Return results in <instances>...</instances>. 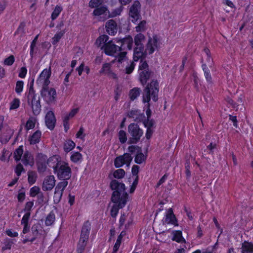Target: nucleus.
I'll return each mask as SVG.
<instances>
[{
    "label": "nucleus",
    "mask_w": 253,
    "mask_h": 253,
    "mask_svg": "<svg viewBox=\"0 0 253 253\" xmlns=\"http://www.w3.org/2000/svg\"><path fill=\"white\" fill-rule=\"evenodd\" d=\"M119 139L121 143H124L127 140L126 133L125 131L121 130L118 134Z\"/></svg>",
    "instance_id": "nucleus-49"
},
{
    "label": "nucleus",
    "mask_w": 253,
    "mask_h": 253,
    "mask_svg": "<svg viewBox=\"0 0 253 253\" xmlns=\"http://www.w3.org/2000/svg\"><path fill=\"white\" fill-rule=\"evenodd\" d=\"M116 42L118 43H120V46L123 47L121 48L122 51L126 49V46L129 50L132 49L133 41L130 36H128L122 39L116 40Z\"/></svg>",
    "instance_id": "nucleus-18"
},
{
    "label": "nucleus",
    "mask_w": 253,
    "mask_h": 253,
    "mask_svg": "<svg viewBox=\"0 0 253 253\" xmlns=\"http://www.w3.org/2000/svg\"><path fill=\"white\" fill-rule=\"evenodd\" d=\"M110 186L113 191L111 196L112 202H118V201L127 202L128 194L126 191L125 185L123 183L117 180H113Z\"/></svg>",
    "instance_id": "nucleus-2"
},
{
    "label": "nucleus",
    "mask_w": 253,
    "mask_h": 253,
    "mask_svg": "<svg viewBox=\"0 0 253 253\" xmlns=\"http://www.w3.org/2000/svg\"><path fill=\"white\" fill-rule=\"evenodd\" d=\"M68 184L67 181H62L59 182L56 186L53 196L54 202L55 204H57L60 201L63 191L68 185Z\"/></svg>",
    "instance_id": "nucleus-13"
},
{
    "label": "nucleus",
    "mask_w": 253,
    "mask_h": 253,
    "mask_svg": "<svg viewBox=\"0 0 253 253\" xmlns=\"http://www.w3.org/2000/svg\"><path fill=\"white\" fill-rule=\"evenodd\" d=\"M75 147V143L72 140H68L64 144V150L66 152H69Z\"/></svg>",
    "instance_id": "nucleus-40"
},
{
    "label": "nucleus",
    "mask_w": 253,
    "mask_h": 253,
    "mask_svg": "<svg viewBox=\"0 0 253 253\" xmlns=\"http://www.w3.org/2000/svg\"><path fill=\"white\" fill-rule=\"evenodd\" d=\"M51 73L50 68L44 69L37 80V84L39 85L42 86V88L48 86L50 83L49 78Z\"/></svg>",
    "instance_id": "nucleus-10"
},
{
    "label": "nucleus",
    "mask_w": 253,
    "mask_h": 253,
    "mask_svg": "<svg viewBox=\"0 0 253 253\" xmlns=\"http://www.w3.org/2000/svg\"><path fill=\"white\" fill-rule=\"evenodd\" d=\"M30 212H26L21 220V224L23 225H28V221L30 216Z\"/></svg>",
    "instance_id": "nucleus-55"
},
{
    "label": "nucleus",
    "mask_w": 253,
    "mask_h": 253,
    "mask_svg": "<svg viewBox=\"0 0 253 253\" xmlns=\"http://www.w3.org/2000/svg\"><path fill=\"white\" fill-rule=\"evenodd\" d=\"M24 86V82L22 81H18L16 82L15 86V92L20 94L23 91Z\"/></svg>",
    "instance_id": "nucleus-46"
},
{
    "label": "nucleus",
    "mask_w": 253,
    "mask_h": 253,
    "mask_svg": "<svg viewBox=\"0 0 253 253\" xmlns=\"http://www.w3.org/2000/svg\"><path fill=\"white\" fill-rule=\"evenodd\" d=\"M205 52L207 55V61L208 63L209 66L211 68L213 65V61L211 57L210 50L208 48H205L204 49Z\"/></svg>",
    "instance_id": "nucleus-52"
},
{
    "label": "nucleus",
    "mask_w": 253,
    "mask_h": 253,
    "mask_svg": "<svg viewBox=\"0 0 253 253\" xmlns=\"http://www.w3.org/2000/svg\"><path fill=\"white\" fill-rule=\"evenodd\" d=\"M162 221L164 224H171L174 226H178L177 219L171 208L167 211L165 216Z\"/></svg>",
    "instance_id": "nucleus-15"
},
{
    "label": "nucleus",
    "mask_w": 253,
    "mask_h": 253,
    "mask_svg": "<svg viewBox=\"0 0 253 253\" xmlns=\"http://www.w3.org/2000/svg\"><path fill=\"white\" fill-rule=\"evenodd\" d=\"M121 10L118 9L112 13H110L107 6L102 5L99 7L95 8L93 11V15L97 17L99 21H104L110 17H115L121 13Z\"/></svg>",
    "instance_id": "nucleus-4"
},
{
    "label": "nucleus",
    "mask_w": 253,
    "mask_h": 253,
    "mask_svg": "<svg viewBox=\"0 0 253 253\" xmlns=\"http://www.w3.org/2000/svg\"><path fill=\"white\" fill-rule=\"evenodd\" d=\"M127 116L137 122L142 121L145 117L144 114H141L140 111L138 110L130 111L128 113Z\"/></svg>",
    "instance_id": "nucleus-22"
},
{
    "label": "nucleus",
    "mask_w": 253,
    "mask_h": 253,
    "mask_svg": "<svg viewBox=\"0 0 253 253\" xmlns=\"http://www.w3.org/2000/svg\"><path fill=\"white\" fill-rule=\"evenodd\" d=\"M160 45L159 40L157 36L149 39L146 49L144 51V47H135L133 51V60L137 61L139 59L144 57L147 54H151L157 49Z\"/></svg>",
    "instance_id": "nucleus-1"
},
{
    "label": "nucleus",
    "mask_w": 253,
    "mask_h": 253,
    "mask_svg": "<svg viewBox=\"0 0 253 253\" xmlns=\"http://www.w3.org/2000/svg\"><path fill=\"white\" fill-rule=\"evenodd\" d=\"M41 227L38 224H34L32 227V233L33 237L30 239V242H33L37 238L39 234H41L42 231H40Z\"/></svg>",
    "instance_id": "nucleus-32"
},
{
    "label": "nucleus",
    "mask_w": 253,
    "mask_h": 253,
    "mask_svg": "<svg viewBox=\"0 0 253 253\" xmlns=\"http://www.w3.org/2000/svg\"><path fill=\"white\" fill-rule=\"evenodd\" d=\"M41 136V131L40 130H37L29 138L30 144L34 145L38 143L40 141Z\"/></svg>",
    "instance_id": "nucleus-28"
},
{
    "label": "nucleus",
    "mask_w": 253,
    "mask_h": 253,
    "mask_svg": "<svg viewBox=\"0 0 253 253\" xmlns=\"http://www.w3.org/2000/svg\"><path fill=\"white\" fill-rule=\"evenodd\" d=\"M27 99L28 104L32 108L33 113L35 115L39 114L41 110L40 97L36 94L33 86L29 88Z\"/></svg>",
    "instance_id": "nucleus-5"
},
{
    "label": "nucleus",
    "mask_w": 253,
    "mask_h": 253,
    "mask_svg": "<svg viewBox=\"0 0 253 253\" xmlns=\"http://www.w3.org/2000/svg\"><path fill=\"white\" fill-rule=\"evenodd\" d=\"M63 8L61 6L59 5H56L53 11L51 14V19L54 20L57 18V17L59 16L61 12L62 11Z\"/></svg>",
    "instance_id": "nucleus-42"
},
{
    "label": "nucleus",
    "mask_w": 253,
    "mask_h": 253,
    "mask_svg": "<svg viewBox=\"0 0 253 253\" xmlns=\"http://www.w3.org/2000/svg\"><path fill=\"white\" fill-rule=\"evenodd\" d=\"M159 92V83L156 81H152L148 84L143 93V102L148 103L151 98L156 102L158 100Z\"/></svg>",
    "instance_id": "nucleus-3"
},
{
    "label": "nucleus",
    "mask_w": 253,
    "mask_h": 253,
    "mask_svg": "<svg viewBox=\"0 0 253 253\" xmlns=\"http://www.w3.org/2000/svg\"><path fill=\"white\" fill-rule=\"evenodd\" d=\"M143 123L145 126L147 128L148 127L152 128V127L154 125V121L153 120H149V119H148L147 121H144Z\"/></svg>",
    "instance_id": "nucleus-61"
},
{
    "label": "nucleus",
    "mask_w": 253,
    "mask_h": 253,
    "mask_svg": "<svg viewBox=\"0 0 253 253\" xmlns=\"http://www.w3.org/2000/svg\"><path fill=\"white\" fill-rule=\"evenodd\" d=\"M126 51L121 52L119 56L116 58L117 61L122 64H125L126 63L127 65L126 66L125 68L126 73L129 74L132 72L134 70L135 64L133 62L130 61V63H128V59L126 56Z\"/></svg>",
    "instance_id": "nucleus-12"
},
{
    "label": "nucleus",
    "mask_w": 253,
    "mask_h": 253,
    "mask_svg": "<svg viewBox=\"0 0 253 253\" xmlns=\"http://www.w3.org/2000/svg\"><path fill=\"white\" fill-rule=\"evenodd\" d=\"M132 157L129 153H125L116 158L114 161V165L116 168H120L126 164L129 167L132 160Z\"/></svg>",
    "instance_id": "nucleus-14"
},
{
    "label": "nucleus",
    "mask_w": 253,
    "mask_h": 253,
    "mask_svg": "<svg viewBox=\"0 0 253 253\" xmlns=\"http://www.w3.org/2000/svg\"><path fill=\"white\" fill-rule=\"evenodd\" d=\"M125 174V171L123 169H118L116 170L113 173V175L114 177L120 179L122 178Z\"/></svg>",
    "instance_id": "nucleus-47"
},
{
    "label": "nucleus",
    "mask_w": 253,
    "mask_h": 253,
    "mask_svg": "<svg viewBox=\"0 0 253 253\" xmlns=\"http://www.w3.org/2000/svg\"><path fill=\"white\" fill-rule=\"evenodd\" d=\"M22 171H25L23 166L20 164L17 165L15 169V172L16 173L17 177H19Z\"/></svg>",
    "instance_id": "nucleus-53"
},
{
    "label": "nucleus",
    "mask_w": 253,
    "mask_h": 253,
    "mask_svg": "<svg viewBox=\"0 0 253 253\" xmlns=\"http://www.w3.org/2000/svg\"><path fill=\"white\" fill-rule=\"evenodd\" d=\"M88 240L80 238L77 251L78 253H83L85 249Z\"/></svg>",
    "instance_id": "nucleus-34"
},
{
    "label": "nucleus",
    "mask_w": 253,
    "mask_h": 253,
    "mask_svg": "<svg viewBox=\"0 0 253 253\" xmlns=\"http://www.w3.org/2000/svg\"><path fill=\"white\" fill-rule=\"evenodd\" d=\"M45 122L47 127L50 130H52L55 126L56 119L54 113L52 111H48L45 118Z\"/></svg>",
    "instance_id": "nucleus-20"
},
{
    "label": "nucleus",
    "mask_w": 253,
    "mask_h": 253,
    "mask_svg": "<svg viewBox=\"0 0 253 253\" xmlns=\"http://www.w3.org/2000/svg\"><path fill=\"white\" fill-rule=\"evenodd\" d=\"M47 156L42 154H38L37 156V167L39 172H44L47 168Z\"/></svg>",
    "instance_id": "nucleus-17"
},
{
    "label": "nucleus",
    "mask_w": 253,
    "mask_h": 253,
    "mask_svg": "<svg viewBox=\"0 0 253 253\" xmlns=\"http://www.w3.org/2000/svg\"><path fill=\"white\" fill-rule=\"evenodd\" d=\"M71 160L74 163H78L82 159V155L79 152H74L70 157Z\"/></svg>",
    "instance_id": "nucleus-45"
},
{
    "label": "nucleus",
    "mask_w": 253,
    "mask_h": 253,
    "mask_svg": "<svg viewBox=\"0 0 253 253\" xmlns=\"http://www.w3.org/2000/svg\"><path fill=\"white\" fill-rule=\"evenodd\" d=\"M229 120L233 123V126L237 127H238V122L236 116L229 115Z\"/></svg>",
    "instance_id": "nucleus-64"
},
{
    "label": "nucleus",
    "mask_w": 253,
    "mask_h": 253,
    "mask_svg": "<svg viewBox=\"0 0 253 253\" xmlns=\"http://www.w3.org/2000/svg\"><path fill=\"white\" fill-rule=\"evenodd\" d=\"M140 3L139 1L135 0L130 6L129 11L130 20L133 23L136 22L140 17Z\"/></svg>",
    "instance_id": "nucleus-11"
},
{
    "label": "nucleus",
    "mask_w": 253,
    "mask_h": 253,
    "mask_svg": "<svg viewBox=\"0 0 253 253\" xmlns=\"http://www.w3.org/2000/svg\"><path fill=\"white\" fill-rule=\"evenodd\" d=\"M20 105V100L18 98L14 99L10 104V109L14 110L19 107Z\"/></svg>",
    "instance_id": "nucleus-51"
},
{
    "label": "nucleus",
    "mask_w": 253,
    "mask_h": 253,
    "mask_svg": "<svg viewBox=\"0 0 253 253\" xmlns=\"http://www.w3.org/2000/svg\"><path fill=\"white\" fill-rule=\"evenodd\" d=\"M202 68L207 81L209 83L211 84L212 83V78L210 73V70L208 69L207 65L206 64H203L202 65Z\"/></svg>",
    "instance_id": "nucleus-38"
},
{
    "label": "nucleus",
    "mask_w": 253,
    "mask_h": 253,
    "mask_svg": "<svg viewBox=\"0 0 253 253\" xmlns=\"http://www.w3.org/2000/svg\"><path fill=\"white\" fill-rule=\"evenodd\" d=\"M128 132L130 135L128 143L136 144L140 139L143 134V131L137 124L131 123L128 126Z\"/></svg>",
    "instance_id": "nucleus-7"
},
{
    "label": "nucleus",
    "mask_w": 253,
    "mask_h": 253,
    "mask_svg": "<svg viewBox=\"0 0 253 253\" xmlns=\"http://www.w3.org/2000/svg\"><path fill=\"white\" fill-rule=\"evenodd\" d=\"M141 92V90L138 87H134L131 89L129 93V96L131 101L134 100L138 97Z\"/></svg>",
    "instance_id": "nucleus-35"
},
{
    "label": "nucleus",
    "mask_w": 253,
    "mask_h": 253,
    "mask_svg": "<svg viewBox=\"0 0 253 253\" xmlns=\"http://www.w3.org/2000/svg\"><path fill=\"white\" fill-rule=\"evenodd\" d=\"M4 245L2 248V250L5 251L7 250H10L11 248L12 245L13 244V242L12 240L7 239L4 243Z\"/></svg>",
    "instance_id": "nucleus-50"
},
{
    "label": "nucleus",
    "mask_w": 253,
    "mask_h": 253,
    "mask_svg": "<svg viewBox=\"0 0 253 253\" xmlns=\"http://www.w3.org/2000/svg\"><path fill=\"white\" fill-rule=\"evenodd\" d=\"M55 219V216L53 212H50L46 216L45 220V224L46 226L52 225Z\"/></svg>",
    "instance_id": "nucleus-37"
},
{
    "label": "nucleus",
    "mask_w": 253,
    "mask_h": 253,
    "mask_svg": "<svg viewBox=\"0 0 253 253\" xmlns=\"http://www.w3.org/2000/svg\"><path fill=\"white\" fill-rule=\"evenodd\" d=\"M14 62V57L10 55L4 60V63L5 65L10 66L13 64Z\"/></svg>",
    "instance_id": "nucleus-57"
},
{
    "label": "nucleus",
    "mask_w": 253,
    "mask_h": 253,
    "mask_svg": "<svg viewBox=\"0 0 253 253\" xmlns=\"http://www.w3.org/2000/svg\"><path fill=\"white\" fill-rule=\"evenodd\" d=\"M119 45H116L112 41H110L106 43L104 45L101 47L103 49L106 54L110 56H117L116 58L119 56L120 53L122 52L121 48Z\"/></svg>",
    "instance_id": "nucleus-8"
},
{
    "label": "nucleus",
    "mask_w": 253,
    "mask_h": 253,
    "mask_svg": "<svg viewBox=\"0 0 253 253\" xmlns=\"http://www.w3.org/2000/svg\"><path fill=\"white\" fill-rule=\"evenodd\" d=\"M61 162L62 161L59 160V157L58 155H54L49 159L47 158L46 160L47 165L53 169V171H55V169H56L59 163Z\"/></svg>",
    "instance_id": "nucleus-23"
},
{
    "label": "nucleus",
    "mask_w": 253,
    "mask_h": 253,
    "mask_svg": "<svg viewBox=\"0 0 253 253\" xmlns=\"http://www.w3.org/2000/svg\"><path fill=\"white\" fill-rule=\"evenodd\" d=\"M146 22L144 20L141 21L138 26L135 27L136 31L137 32L144 31L145 30Z\"/></svg>",
    "instance_id": "nucleus-54"
},
{
    "label": "nucleus",
    "mask_w": 253,
    "mask_h": 253,
    "mask_svg": "<svg viewBox=\"0 0 253 253\" xmlns=\"http://www.w3.org/2000/svg\"><path fill=\"white\" fill-rule=\"evenodd\" d=\"M36 119L33 117H30L27 121L25 128L27 130H29L33 128L35 126Z\"/></svg>",
    "instance_id": "nucleus-44"
},
{
    "label": "nucleus",
    "mask_w": 253,
    "mask_h": 253,
    "mask_svg": "<svg viewBox=\"0 0 253 253\" xmlns=\"http://www.w3.org/2000/svg\"><path fill=\"white\" fill-rule=\"evenodd\" d=\"M21 159L25 166H33L34 164V158L31 153L28 151L24 152L23 156Z\"/></svg>",
    "instance_id": "nucleus-25"
},
{
    "label": "nucleus",
    "mask_w": 253,
    "mask_h": 253,
    "mask_svg": "<svg viewBox=\"0 0 253 253\" xmlns=\"http://www.w3.org/2000/svg\"><path fill=\"white\" fill-rule=\"evenodd\" d=\"M39 187L37 186H34L30 189V195L32 197H35L37 195L40 191Z\"/></svg>",
    "instance_id": "nucleus-58"
},
{
    "label": "nucleus",
    "mask_w": 253,
    "mask_h": 253,
    "mask_svg": "<svg viewBox=\"0 0 253 253\" xmlns=\"http://www.w3.org/2000/svg\"><path fill=\"white\" fill-rule=\"evenodd\" d=\"M111 65L112 64L111 63L103 64L99 73L101 74L107 75L112 78L116 79L117 76L111 70Z\"/></svg>",
    "instance_id": "nucleus-19"
},
{
    "label": "nucleus",
    "mask_w": 253,
    "mask_h": 253,
    "mask_svg": "<svg viewBox=\"0 0 253 253\" xmlns=\"http://www.w3.org/2000/svg\"><path fill=\"white\" fill-rule=\"evenodd\" d=\"M148 65L147 63L145 61H143L141 59L139 65V71L148 70Z\"/></svg>",
    "instance_id": "nucleus-56"
},
{
    "label": "nucleus",
    "mask_w": 253,
    "mask_h": 253,
    "mask_svg": "<svg viewBox=\"0 0 253 253\" xmlns=\"http://www.w3.org/2000/svg\"><path fill=\"white\" fill-rule=\"evenodd\" d=\"M150 76V73L149 72L148 70L139 71V79L142 84H144L146 83Z\"/></svg>",
    "instance_id": "nucleus-30"
},
{
    "label": "nucleus",
    "mask_w": 253,
    "mask_h": 253,
    "mask_svg": "<svg viewBox=\"0 0 253 253\" xmlns=\"http://www.w3.org/2000/svg\"><path fill=\"white\" fill-rule=\"evenodd\" d=\"M23 154V146H20L14 152V158L16 162L20 161Z\"/></svg>",
    "instance_id": "nucleus-39"
},
{
    "label": "nucleus",
    "mask_w": 253,
    "mask_h": 253,
    "mask_svg": "<svg viewBox=\"0 0 253 253\" xmlns=\"http://www.w3.org/2000/svg\"><path fill=\"white\" fill-rule=\"evenodd\" d=\"M172 234L173 235L172 238V240L173 241H175L176 242L181 243L185 242V239L182 237V232L181 231H173Z\"/></svg>",
    "instance_id": "nucleus-31"
},
{
    "label": "nucleus",
    "mask_w": 253,
    "mask_h": 253,
    "mask_svg": "<svg viewBox=\"0 0 253 253\" xmlns=\"http://www.w3.org/2000/svg\"><path fill=\"white\" fill-rule=\"evenodd\" d=\"M34 206V202L33 201H30L28 202H27L25 208L24 209V211H26V212H30V211L31 210V208Z\"/></svg>",
    "instance_id": "nucleus-59"
},
{
    "label": "nucleus",
    "mask_w": 253,
    "mask_h": 253,
    "mask_svg": "<svg viewBox=\"0 0 253 253\" xmlns=\"http://www.w3.org/2000/svg\"><path fill=\"white\" fill-rule=\"evenodd\" d=\"M185 168L186 177L187 178H189L191 176V172L190 171V163L189 162H187L185 163Z\"/></svg>",
    "instance_id": "nucleus-62"
},
{
    "label": "nucleus",
    "mask_w": 253,
    "mask_h": 253,
    "mask_svg": "<svg viewBox=\"0 0 253 253\" xmlns=\"http://www.w3.org/2000/svg\"><path fill=\"white\" fill-rule=\"evenodd\" d=\"M41 95L47 103L53 102L56 97V91L54 88H49L48 86L42 88Z\"/></svg>",
    "instance_id": "nucleus-9"
},
{
    "label": "nucleus",
    "mask_w": 253,
    "mask_h": 253,
    "mask_svg": "<svg viewBox=\"0 0 253 253\" xmlns=\"http://www.w3.org/2000/svg\"><path fill=\"white\" fill-rule=\"evenodd\" d=\"M241 253H253V243L245 241L242 244Z\"/></svg>",
    "instance_id": "nucleus-27"
},
{
    "label": "nucleus",
    "mask_w": 253,
    "mask_h": 253,
    "mask_svg": "<svg viewBox=\"0 0 253 253\" xmlns=\"http://www.w3.org/2000/svg\"><path fill=\"white\" fill-rule=\"evenodd\" d=\"M6 234L9 237H17L18 234L17 232L13 231L11 229H8L6 231Z\"/></svg>",
    "instance_id": "nucleus-63"
},
{
    "label": "nucleus",
    "mask_w": 253,
    "mask_h": 253,
    "mask_svg": "<svg viewBox=\"0 0 253 253\" xmlns=\"http://www.w3.org/2000/svg\"><path fill=\"white\" fill-rule=\"evenodd\" d=\"M145 157L142 153H138L135 158V162L138 164H142L145 160Z\"/></svg>",
    "instance_id": "nucleus-48"
},
{
    "label": "nucleus",
    "mask_w": 253,
    "mask_h": 253,
    "mask_svg": "<svg viewBox=\"0 0 253 253\" xmlns=\"http://www.w3.org/2000/svg\"><path fill=\"white\" fill-rule=\"evenodd\" d=\"M66 30L65 29L59 31L56 34H55L52 39V43L54 45L56 44L59 42L61 38L63 36Z\"/></svg>",
    "instance_id": "nucleus-36"
},
{
    "label": "nucleus",
    "mask_w": 253,
    "mask_h": 253,
    "mask_svg": "<svg viewBox=\"0 0 253 253\" xmlns=\"http://www.w3.org/2000/svg\"><path fill=\"white\" fill-rule=\"evenodd\" d=\"M113 203L114 204L111 208L110 214L113 218H116L119 212V209L124 208L126 206V202L118 201V202Z\"/></svg>",
    "instance_id": "nucleus-21"
},
{
    "label": "nucleus",
    "mask_w": 253,
    "mask_h": 253,
    "mask_svg": "<svg viewBox=\"0 0 253 253\" xmlns=\"http://www.w3.org/2000/svg\"><path fill=\"white\" fill-rule=\"evenodd\" d=\"M109 39V37L105 35H102L99 37L95 42V44L98 47H101L103 45H104L106 43H107V41Z\"/></svg>",
    "instance_id": "nucleus-33"
},
{
    "label": "nucleus",
    "mask_w": 253,
    "mask_h": 253,
    "mask_svg": "<svg viewBox=\"0 0 253 253\" xmlns=\"http://www.w3.org/2000/svg\"><path fill=\"white\" fill-rule=\"evenodd\" d=\"M103 0H90L88 3V6L92 8H96L101 6Z\"/></svg>",
    "instance_id": "nucleus-43"
},
{
    "label": "nucleus",
    "mask_w": 253,
    "mask_h": 253,
    "mask_svg": "<svg viewBox=\"0 0 253 253\" xmlns=\"http://www.w3.org/2000/svg\"><path fill=\"white\" fill-rule=\"evenodd\" d=\"M145 40L144 35L139 33L134 37V43L136 47H144L143 43Z\"/></svg>",
    "instance_id": "nucleus-29"
},
{
    "label": "nucleus",
    "mask_w": 253,
    "mask_h": 253,
    "mask_svg": "<svg viewBox=\"0 0 253 253\" xmlns=\"http://www.w3.org/2000/svg\"><path fill=\"white\" fill-rule=\"evenodd\" d=\"M55 181L53 175L45 177L42 183V189L44 191L51 190L55 185Z\"/></svg>",
    "instance_id": "nucleus-16"
},
{
    "label": "nucleus",
    "mask_w": 253,
    "mask_h": 253,
    "mask_svg": "<svg viewBox=\"0 0 253 253\" xmlns=\"http://www.w3.org/2000/svg\"><path fill=\"white\" fill-rule=\"evenodd\" d=\"M27 69L25 67H22L20 68L18 76L21 78H24L27 74Z\"/></svg>",
    "instance_id": "nucleus-60"
},
{
    "label": "nucleus",
    "mask_w": 253,
    "mask_h": 253,
    "mask_svg": "<svg viewBox=\"0 0 253 253\" xmlns=\"http://www.w3.org/2000/svg\"><path fill=\"white\" fill-rule=\"evenodd\" d=\"M28 180L30 184L32 185L35 183L37 178V174L36 172L30 171L28 172Z\"/></svg>",
    "instance_id": "nucleus-41"
},
{
    "label": "nucleus",
    "mask_w": 253,
    "mask_h": 253,
    "mask_svg": "<svg viewBox=\"0 0 253 253\" xmlns=\"http://www.w3.org/2000/svg\"><path fill=\"white\" fill-rule=\"evenodd\" d=\"M90 230V223L88 221H86L83 226L80 238L88 240Z\"/></svg>",
    "instance_id": "nucleus-26"
},
{
    "label": "nucleus",
    "mask_w": 253,
    "mask_h": 253,
    "mask_svg": "<svg viewBox=\"0 0 253 253\" xmlns=\"http://www.w3.org/2000/svg\"><path fill=\"white\" fill-rule=\"evenodd\" d=\"M107 32L110 35H114L117 32V24L113 20H109L106 23Z\"/></svg>",
    "instance_id": "nucleus-24"
},
{
    "label": "nucleus",
    "mask_w": 253,
    "mask_h": 253,
    "mask_svg": "<svg viewBox=\"0 0 253 253\" xmlns=\"http://www.w3.org/2000/svg\"><path fill=\"white\" fill-rule=\"evenodd\" d=\"M54 173L57 175L59 179H63V181H67L71 176V169L69 164L62 161L59 163L57 167L55 169Z\"/></svg>",
    "instance_id": "nucleus-6"
}]
</instances>
